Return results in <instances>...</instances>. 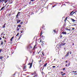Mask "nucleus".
Wrapping results in <instances>:
<instances>
[{
  "instance_id": "obj_57",
  "label": "nucleus",
  "mask_w": 77,
  "mask_h": 77,
  "mask_svg": "<svg viewBox=\"0 0 77 77\" xmlns=\"http://www.w3.org/2000/svg\"><path fill=\"white\" fill-rule=\"evenodd\" d=\"M8 57H9L8 56H7V59H8Z\"/></svg>"
},
{
  "instance_id": "obj_30",
  "label": "nucleus",
  "mask_w": 77,
  "mask_h": 77,
  "mask_svg": "<svg viewBox=\"0 0 77 77\" xmlns=\"http://www.w3.org/2000/svg\"><path fill=\"white\" fill-rule=\"evenodd\" d=\"M3 59V57L0 56V59Z\"/></svg>"
},
{
  "instance_id": "obj_18",
  "label": "nucleus",
  "mask_w": 77,
  "mask_h": 77,
  "mask_svg": "<svg viewBox=\"0 0 77 77\" xmlns=\"http://www.w3.org/2000/svg\"><path fill=\"white\" fill-rule=\"evenodd\" d=\"M5 6H3L2 8L0 11H2V10H3V9H5Z\"/></svg>"
},
{
  "instance_id": "obj_39",
  "label": "nucleus",
  "mask_w": 77,
  "mask_h": 77,
  "mask_svg": "<svg viewBox=\"0 0 77 77\" xmlns=\"http://www.w3.org/2000/svg\"><path fill=\"white\" fill-rule=\"evenodd\" d=\"M3 42H2L1 43V45H3Z\"/></svg>"
},
{
  "instance_id": "obj_22",
  "label": "nucleus",
  "mask_w": 77,
  "mask_h": 77,
  "mask_svg": "<svg viewBox=\"0 0 77 77\" xmlns=\"http://www.w3.org/2000/svg\"><path fill=\"white\" fill-rule=\"evenodd\" d=\"M20 30V29L18 28V27H17V32H18Z\"/></svg>"
},
{
  "instance_id": "obj_8",
  "label": "nucleus",
  "mask_w": 77,
  "mask_h": 77,
  "mask_svg": "<svg viewBox=\"0 0 77 77\" xmlns=\"http://www.w3.org/2000/svg\"><path fill=\"white\" fill-rule=\"evenodd\" d=\"M65 38V37H64L62 38V39H64V40L62 41L63 42H64L65 41H66V38Z\"/></svg>"
},
{
  "instance_id": "obj_60",
  "label": "nucleus",
  "mask_w": 77,
  "mask_h": 77,
  "mask_svg": "<svg viewBox=\"0 0 77 77\" xmlns=\"http://www.w3.org/2000/svg\"><path fill=\"white\" fill-rule=\"evenodd\" d=\"M65 66H68V65L66 64Z\"/></svg>"
},
{
  "instance_id": "obj_52",
  "label": "nucleus",
  "mask_w": 77,
  "mask_h": 77,
  "mask_svg": "<svg viewBox=\"0 0 77 77\" xmlns=\"http://www.w3.org/2000/svg\"><path fill=\"white\" fill-rule=\"evenodd\" d=\"M42 74H44V72H42Z\"/></svg>"
},
{
  "instance_id": "obj_49",
  "label": "nucleus",
  "mask_w": 77,
  "mask_h": 77,
  "mask_svg": "<svg viewBox=\"0 0 77 77\" xmlns=\"http://www.w3.org/2000/svg\"><path fill=\"white\" fill-rule=\"evenodd\" d=\"M69 53H70V54H71V51H69Z\"/></svg>"
},
{
  "instance_id": "obj_17",
  "label": "nucleus",
  "mask_w": 77,
  "mask_h": 77,
  "mask_svg": "<svg viewBox=\"0 0 77 77\" xmlns=\"http://www.w3.org/2000/svg\"><path fill=\"white\" fill-rule=\"evenodd\" d=\"M23 70H24V69H26L27 68H26V66H24L23 67Z\"/></svg>"
},
{
  "instance_id": "obj_62",
  "label": "nucleus",
  "mask_w": 77,
  "mask_h": 77,
  "mask_svg": "<svg viewBox=\"0 0 77 77\" xmlns=\"http://www.w3.org/2000/svg\"><path fill=\"white\" fill-rule=\"evenodd\" d=\"M66 63H67L68 62V61H66Z\"/></svg>"
},
{
  "instance_id": "obj_58",
  "label": "nucleus",
  "mask_w": 77,
  "mask_h": 77,
  "mask_svg": "<svg viewBox=\"0 0 77 77\" xmlns=\"http://www.w3.org/2000/svg\"><path fill=\"white\" fill-rule=\"evenodd\" d=\"M61 74H63V72H61Z\"/></svg>"
},
{
  "instance_id": "obj_29",
  "label": "nucleus",
  "mask_w": 77,
  "mask_h": 77,
  "mask_svg": "<svg viewBox=\"0 0 77 77\" xmlns=\"http://www.w3.org/2000/svg\"><path fill=\"white\" fill-rule=\"evenodd\" d=\"M48 69H51V68H50V66H49L48 67Z\"/></svg>"
},
{
  "instance_id": "obj_1",
  "label": "nucleus",
  "mask_w": 77,
  "mask_h": 77,
  "mask_svg": "<svg viewBox=\"0 0 77 77\" xmlns=\"http://www.w3.org/2000/svg\"><path fill=\"white\" fill-rule=\"evenodd\" d=\"M32 75H34L33 77H38V75L36 73V72H34L33 73Z\"/></svg>"
},
{
  "instance_id": "obj_20",
  "label": "nucleus",
  "mask_w": 77,
  "mask_h": 77,
  "mask_svg": "<svg viewBox=\"0 0 77 77\" xmlns=\"http://www.w3.org/2000/svg\"><path fill=\"white\" fill-rule=\"evenodd\" d=\"M68 17H66L65 18V20H64V21H65V22H66V20H67V19H68Z\"/></svg>"
},
{
  "instance_id": "obj_48",
  "label": "nucleus",
  "mask_w": 77,
  "mask_h": 77,
  "mask_svg": "<svg viewBox=\"0 0 77 77\" xmlns=\"http://www.w3.org/2000/svg\"><path fill=\"white\" fill-rule=\"evenodd\" d=\"M42 66V64H41V65H40L39 66L40 67H41V66Z\"/></svg>"
},
{
  "instance_id": "obj_55",
  "label": "nucleus",
  "mask_w": 77,
  "mask_h": 77,
  "mask_svg": "<svg viewBox=\"0 0 77 77\" xmlns=\"http://www.w3.org/2000/svg\"><path fill=\"white\" fill-rule=\"evenodd\" d=\"M9 6V5H8L7 7V8H8V7Z\"/></svg>"
},
{
  "instance_id": "obj_35",
  "label": "nucleus",
  "mask_w": 77,
  "mask_h": 77,
  "mask_svg": "<svg viewBox=\"0 0 77 77\" xmlns=\"http://www.w3.org/2000/svg\"><path fill=\"white\" fill-rule=\"evenodd\" d=\"M29 47H30V48H33V47L32 46H30L29 45Z\"/></svg>"
},
{
  "instance_id": "obj_41",
  "label": "nucleus",
  "mask_w": 77,
  "mask_h": 77,
  "mask_svg": "<svg viewBox=\"0 0 77 77\" xmlns=\"http://www.w3.org/2000/svg\"><path fill=\"white\" fill-rule=\"evenodd\" d=\"M3 32H2V33L1 34V36H2V35H3Z\"/></svg>"
},
{
  "instance_id": "obj_37",
  "label": "nucleus",
  "mask_w": 77,
  "mask_h": 77,
  "mask_svg": "<svg viewBox=\"0 0 77 77\" xmlns=\"http://www.w3.org/2000/svg\"><path fill=\"white\" fill-rule=\"evenodd\" d=\"M75 29V28H72V30H74Z\"/></svg>"
},
{
  "instance_id": "obj_47",
  "label": "nucleus",
  "mask_w": 77,
  "mask_h": 77,
  "mask_svg": "<svg viewBox=\"0 0 77 77\" xmlns=\"http://www.w3.org/2000/svg\"><path fill=\"white\" fill-rule=\"evenodd\" d=\"M52 68H56V66H53Z\"/></svg>"
},
{
  "instance_id": "obj_59",
  "label": "nucleus",
  "mask_w": 77,
  "mask_h": 77,
  "mask_svg": "<svg viewBox=\"0 0 77 77\" xmlns=\"http://www.w3.org/2000/svg\"><path fill=\"white\" fill-rule=\"evenodd\" d=\"M21 35H20V36L19 37V38H21Z\"/></svg>"
},
{
  "instance_id": "obj_19",
  "label": "nucleus",
  "mask_w": 77,
  "mask_h": 77,
  "mask_svg": "<svg viewBox=\"0 0 77 77\" xmlns=\"http://www.w3.org/2000/svg\"><path fill=\"white\" fill-rule=\"evenodd\" d=\"M21 22V20H17V23H20Z\"/></svg>"
},
{
  "instance_id": "obj_11",
  "label": "nucleus",
  "mask_w": 77,
  "mask_h": 77,
  "mask_svg": "<svg viewBox=\"0 0 77 77\" xmlns=\"http://www.w3.org/2000/svg\"><path fill=\"white\" fill-rule=\"evenodd\" d=\"M70 20H71V21L72 22H73V23H74V22H75V21H76L75 20H74V19H72V18H70Z\"/></svg>"
},
{
  "instance_id": "obj_46",
  "label": "nucleus",
  "mask_w": 77,
  "mask_h": 77,
  "mask_svg": "<svg viewBox=\"0 0 77 77\" xmlns=\"http://www.w3.org/2000/svg\"><path fill=\"white\" fill-rule=\"evenodd\" d=\"M30 4H31V1L29 2V5H30Z\"/></svg>"
},
{
  "instance_id": "obj_32",
  "label": "nucleus",
  "mask_w": 77,
  "mask_h": 77,
  "mask_svg": "<svg viewBox=\"0 0 77 77\" xmlns=\"http://www.w3.org/2000/svg\"><path fill=\"white\" fill-rule=\"evenodd\" d=\"M18 27H21V26L20 25H18Z\"/></svg>"
},
{
  "instance_id": "obj_61",
  "label": "nucleus",
  "mask_w": 77,
  "mask_h": 77,
  "mask_svg": "<svg viewBox=\"0 0 77 77\" xmlns=\"http://www.w3.org/2000/svg\"><path fill=\"white\" fill-rule=\"evenodd\" d=\"M42 67H41V68H40V71H41V69H42Z\"/></svg>"
},
{
  "instance_id": "obj_45",
  "label": "nucleus",
  "mask_w": 77,
  "mask_h": 77,
  "mask_svg": "<svg viewBox=\"0 0 77 77\" xmlns=\"http://www.w3.org/2000/svg\"><path fill=\"white\" fill-rule=\"evenodd\" d=\"M56 6V5H55L54 6H53L52 8H54V7H55V6Z\"/></svg>"
},
{
  "instance_id": "obj_7",
  "label": "nucleus",
  "mask_w": 77,
  "mask_h": 77,
  "mask_svg": "<svg viewBox=\"0 0 77 77\" xmlns=\"http://www.w3.org/2000/svg\"><path fill=\"white\" fill-rule=\"evenodd\" d=\"M45 45V42H42V46H44V45Z\"/></svg>"
},
{
  "instance_id": "obj_56",
  "label": "nucleus",
  "mask_w": 77,
  "mask_h": 77,
  "mask_svg": "<svg viewBox=\"0 0 77 77\" xmlns=\"http://www.w3.org/2000/svg\"><path fill=\"white\" fill-rule=\"evenodd\" d=\"M63 5V6H66V5H65V4H64Z\"/></svg>"
},
{
  "instance_id": "obj_64",
  "label": "nucleus",
  "mask_w": 77,
  "mask_h": 77,
  "mask_svg": "<svg viewBox=\"0 0 77 77\" xmlns=\"http://www.w3.org/2000/svg\"><path fill=\"white\" fill-rule=\"evenodd\" d=\"M42 38H44V36L42 35Z\"/></svg>"
},
{
  "instance_id": "obj_34",
  "label": "nucleus",
  "mask_w": 77,
  "mask_h": 77,
  "mask_svg": "<svg viewBox=\"0 0 77 77\" xmlns=\"http://www.w3.org/2000/svg\"><path fill=\"white\" fill-rule=\"evenodd\" d=\"M63 45H64L66 44V43H62Z\"/></svg>"
},
{
  "instance_id": "obj_51",
  "label": "nucleus",
  "mask_w": 77,
  "mask_h": 77,
  "mask_svg": "<svg viewBox=\"0 0 77 77\" xmlns=\"http://www.w3.org/2000/svg\"><path fill=\"white\" fill-rule=\"evenodd\" d=\"M35 52H33V54L34 55V54H35Z\"/></svg>"
},
{
  "instance_id": "obj_25",
  "label": "nucleus",
  "mask_w": 77,
  "mask_h": 77,
  "mask_svg": "<svg viewBox=\"0 0 77 77\" xmlns=\"http://www.w3.org/2000/svg\"><path fill=\"white\" fill-rule=\"evenodd\" d=\"M65 74H66V73H64L63 74H61V75L63 76L64 75H65Z\"/></svg>"
},
{
  "instance_id": "obj_3",
  "label": "nucleus",
  "mask_w": 77,
  "mask_h": 77,
  "mask_svg": "<svg viewBox=\"0 0 77 77\" xmlns=\"http://www.w3.org/2000/svg\"><path fill=\"white\" fill-rule=\"evenodd\" d=\"M9 0H0V3H2L3 2H4L5 3H6L8 2V1H9Z\"/></svg>"
},
{
  "instance_id": "obj_5",
  "label": "nucleus",
  "mask_w": 77,
  "mask_h": 77,
  "mask_svg": "<svg viewBox=\"0 0 77 77\" xmlns=\"http://www.w3.org/2000/svg\"><path fill=\"white\" fill-rule=\"evenodd\" d=\"M47 65V63H46L44 65V66L42 67L43 68L42 69V71H43V69H44V68L45 67V66H46Z\"/></svg>"
},
{
  "instance_id": "obj_21",
  "label": "nucleus",
  "mask_w": 77,
  "mask_h": 77,
  "mask_svg": "<svg viewBox=\"0 0 77 77\" xmlns=\"http://www.w3.org/2000/svg\"><path fill=\"white\" fill-rule=\"evenodd\" d=\"M5 26H6V23H5L4 24V25L2 26L3 28H5L6 27Z\"/></svg>"
},
{
  "instance_id": "obj_36",
  "label": "nucleus",
  "mask_w": 77,
  "mask_h": 77,
  "mask_svg": "<svg viewBox=\"0 0 77 77\" xmlns=\"http://www.w3.org/2000/svg\"><path fill=\"white\" fill-rule=\"evenodd\" d=\"M76 12H77V11H75L74 12H73V14H75Z\"/></svg>"
},
{
  "instance_id": "obj_9",
  "label": "nucleus",
  "mask_w": 77,
  "mask_h": 77,
  "mask_svg": "<svg viewBox=\"0 0 77 77\" xmlns=\"http://www.w3.org/2000/svg\"><path fill=\"white\" fill-rule=\"evenodd\" d=\"M20 13H21L20 12H18V13L17 14V15L16 16V18H18V15H20Z\"/></svg>"
},
{
  "instance_id": "obj_23",
  "label": "nucleus",
  "mask_w": 77,
  "mask_h": 77,
  "mask_svg": "<svg viewBox=\"0 0 77 77\" xmlns=\"http://www.w3.org/2000/svg\"><path fill=\"white\" fill-rule=\"evenodd\" d=\"M63 37V36L61 35H60L59 36V38H60V39H62V37Z\"/></svg>"
},
{
  "instance_id": "obj_28",
  "label": "nucleus",
  "mask_w": 77,
  "mask_h": 77,
  "mask_svg": "<svg viewBox=\"0 0 77 77\" xmlns=\"http://www.w3.org/2000/svg\"><path fill=\"white\" fill-rule=\"evenodd\" d=\"M2 50H3V49L2 48H1L0 49V53H1V52H2Z\"/></svg>"
},
{
  "instance_id": "obj_53",
  "label": "nucleus",
  "mask_w": 77,
  "mask_h": 77,
  "mask_svg": "<svg viewBox=\"0 0 77 77\" xmlns=\"http://www.w3.org/2000/svg\"><path fill=\"white\" fill-rule=\"evenodd\" d=\"M8 15H9V16H11V14H8Z\"/></svg>"
},
{
  "instance_id": "obj_15",
  "label": "nucleus",
  "mask_w": 77,
  "mask_h": 77,
  "mask_svg": "<svg viewBox=\"0 0 77 77\" xmlns=\"http://www.w3.org/2000/svg\"><path fill=\"white\" fill-rule=\"evenodd\" d=\"M62 34H63V35H66V32H65L64 31H63L62 33Z\"/></svg>"
},
{
  "instance_id": "obj_43",
  "label": "nucleus",
  "mask_w": 77,
  "mask_h": 77,
  "mask_svg": "<svg viewBox=\"0 0 77 77\" xmlns=\"http://www.w3.org/2000/svg\"><path fill=\"white\" fill-rule=\"evenodd\" d=\"M42 52V53L43 54V56H45V55H44V53H43V52Z\"/></svg>"
},
{
  "instance_id": "obj_26",
  "label": "nucleus",
  "mask_w": 77,
  "mask_h": 77,
  "mask_svg": "<svg viewBox=\"0 0 77 77\" xmlns=\"http://www.w3.org/2000/svg\"><path fill=\"white\" fill-rule=\"evenodd\" d=\"M23 22H21L20 23V25H23Z\"/></svg>"
},
{
  "instance_id": "obj_16",
  "label": "nucleus",
  "mask_w": 77,
  "mask_h": 77,
  "mask_svg": "<svg viewBox=\"0 0 77 77\" xmlns=\"http://www.w3.org/2000/svg\"><path fill=\"white\" fill-rule=\"evenodd\" d=\"M65 30H68V31H69V32L71 31V29H68L67 28H65Z\"/></svg>"
},
{
  "instance_id": "obj_13",
  "label": "nucleus",
  "mask_w": 77,
  "mask_h": 77,
  "mask_svg": "<svg viewBox=\"0 0 77 77\" xmlns=\"http://www.w3.org/2000/svg\"><path fill=\"white\" fill-rule=\"evenodd\" d=\"M14 36H13L10 39V41H11V42H12L13 41V39L14 38Z\"/></svg>"
},
{
  "instance_id": "obj_4",
  "label": "nucleus",
  "mask_w": 77,
  "mask_h": 77,
  "mask_svg": "<svg viewBox=\"0 0 77 77\" xmlns=\"http://www.w3.org/2000/svg\"><path fill=\"white\" fill-rule=\"evenodd\" d=\"M42 29L41 31V34H40V36H41V37L42 36H42V33H43L42 32H43L44 31H43V30H45V28H44L43 27H42Z\"/></svg>"
},
{
  "instance_id": "obj_42",
  "label": "nucleus",
  "mask_w": 77,
  "mask_h": 77,
  "mask_svg": "<svg viewBox=\"0 0 77 77\" xmlns=\"http://www.w3.org/2000/svg\"><path fill=\"white\" fill-rule=\"evenodd\" d=\"M77 72V71H72V72Z\"/></svg>"
},
{
  "instance_id": "obj_40",
  "label": "nucleus",
  "mask_w": 77,
  "mask_h": 77,
  "mask_svg": "<svg viewBox=\"0 0 77 77\" xmlns=\"http://www.w3.org/2000/svg\"><path fill=\"white\" fill-rule=\"evenodd\" d=\"M66 3H67V4H69V2H65Z\"/></svg>"
},
{
  "instance_id": "obj_38",
  "label": "nucleus",
  "mask_w": 77,
  "mask_h": 77,
  "mask_svg": "<svg viewBox=\"0 0 77 77\" xmlns=\"http://www.w3.org/2000/svg\"><path fill=\"white\" fill-rule=\"evenodd\" d=\"M74 26H77V23H76V24H74Z\"/></svg>"
},
{
  "instance_id": "obj_54",
  "label": "nucleus",
  "mask_w": 77,
  "mask_h": 77,
  "mask_svg": "<svg viewBox=\"0 0 77 77\" xmlns=\"http://www.w3.org/2000/svg\"><path fill=\"white\" fill-rule=\"evenodd\" d=\"M33 1H34V0H31V2H33Z\"/></svg>"
},
{
  "instance_id": "obj_27",
  "label": "nucleus",
  "mask_w": 77,
  "mask_h": 77,
  "mask_svg": "<svg viewBox=\"0 0 77 77\" xmlns=\"http://www.w3.org/2000/svg\"><path fill=\"white\" fill-rule=\"evenodd\" d=\"M42 60H41V59L40 58V60L38 61V62L39 63H40V62H41Z\"/></svg>"
},
{
  "instance_id": "obj_63",
  "label": "nucleus",
  "mask_w": 77,
  "mask_h": 77,
  "mask_svg": "<svg viewBox=\"0 0 77 77\" xmlns=\"http://www.w3.org/2000/svg\"><path fill=\"white\" fill-rule=\"evenodd\" d=\"M2 40V38H0V40Z\"/></svg>"
},
{
  "instance_id": "obj_14",
  "label": "nucleus",
  "mask_w": 77,
  "mask_h": 77,
  "mask_svg": "<svg viewBox=\"0 0 77 77\" xmlns=\"http://www.w3.org/2000/svg\"><path fill=\"white\" fill-rule=\"evenodd\" d=\"M41 40H42V39H41V38H39L38 40V42L40 43L41 42Z\"/></svg>"
},
{
  "instance_id": "obj_24",
  "label": "nucleus",
  "mask_w": 77,
  "mask_h": 77,
  "mask_svg": "<svg viewBox=\"0 0 77 77\" xmlns=\"http://www.w3.org/2000/svg\"><path fill=\"white\" fill-rule=\"evenodd\" d=\"M21 33H24V31L23 30H22L20 32Z\"/></svg>"
},
{
  "instance_id": "obj_44",
  "label": "nucleus",
  "mask_w": 77,
  "mask_h": 77,
  "mask_svg": "<svg viewBox=\"0 0 77 77\" xmlns=\"http://www.w3.org/2000/svg\"><path fill=\"white\" fill-rule=\"evenodd\" d=\"M63 70L64 71V70H65V68H63Z\"/></svg>"
},
{
  "instance_id": "obj_50",
  "label": "nucleus",
  "mask_w": 77,
  "mask_h": 77,
  "mask_svg": "<svg viewBox=\"0 0 77 77\" xmlns=\"http://www.w3.org/2000/svg\"><path fill=\"white\" fill-rule=\"evenodd\" d=\"M69 65H70V63H68V66H69Z\"/></svg>"
},
{
  "instance_id": "obj_12",
  "label": "nucleus",
  "mask_w": 77,
  "mask_h": 77,
  "mask_svg": "<svg viewBox=\"0 0 77 77\" xmlns=\"http://www.w3.org/2000/svg\"><path fill=\"white\" fill-rule=\"evenodd\" d=\"M69 56V51H68L66 54L65 55V57H67Z\"/></svg>"
},
{
  "instance_id": "obj_10",
  "label": "nucleus",
  "mask_w": 77,
  "mask_h": 77,
  "mask_svg": "<svg viewBox=\"0 0 77 77\" xmlns=\"http://www.w3.org/2000/svg\"><path fill=\"white\" fill-rule=\"evenodd\" d=\"M37 45L36 44H35V46H34L33 48V50H35V48H36V47H37Z\"/></svg>"
},
{
  "instance_id": "obj_33",
  "label": "nucleus",
  "mask_w": 77,
  "mask_h": 77,
  "mask_svg": "<svg viewBox=\"0 0 77 77\" xmlns=\"http://www.w3.org/2000/svg\"><path fill=\"white\" fill-rule=\"evenodd\" d=\"M53 31L54 32H53H53H54L55 33H56V30H53Z\"/></svg>"
},
{
  "instance_id": "obj_6",
  "label": "nucleus",
  "mask_w": 77,
  "mask_h": 77,
  "mask_svg": "<svg viewBox=\"0 0 77 77\" xmlns=\"http://www.w3.org/2000/svg\"><path fill=\"white\" fill-rule=\"evenodd\" d=\"M73 12H74V11H72L69 14V16H72V15H73Z\"/></svg>"
},
{
  "instance_id": "obj_2",
  "label": "nucleus",
  "mask_w": 77,
  "mask_h": 77,
  "mask_svg": "<svg viewBox=\"0 0 77 77\" xmlns=\"http://www.w3.org/2000/svg\"><path fill=\"white\" fill-rule=\"evenodd\" d=\"M33 64V61H32L31 63H29L28 65H30L29 67L30 69L32 68V65Z\"/></svg>"
},
{
  "instance_id": "obj_31",
  "label": "nucleus",
  "mask_w": 77,
  "mask_h": 77,
  "mask_svg": "<svg viewBox=\"0 0 77 77\" xmlns=\"http://www.w3.org/2000/svg\"><path fill=\"white\" fill-rule=\"evenodd\" d=\"M19 32H18L17 33V35H16V36H18V35H19Z\"/></svg>"
}]
</instances>
